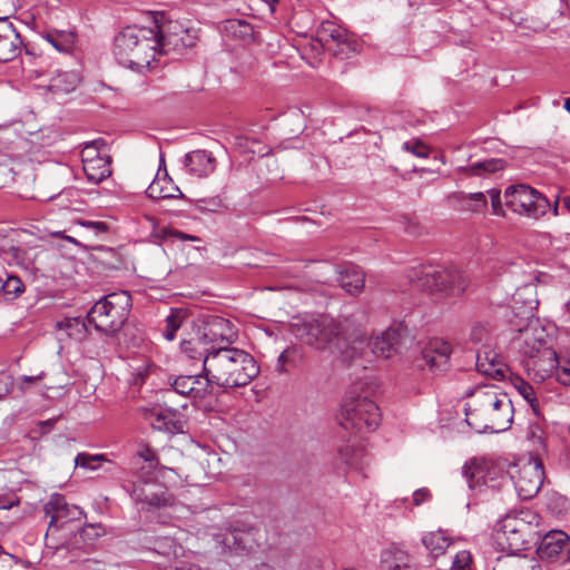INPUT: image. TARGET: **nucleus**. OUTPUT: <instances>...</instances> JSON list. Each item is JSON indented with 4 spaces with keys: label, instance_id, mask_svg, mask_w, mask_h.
I'll return each instance as SVG.
<instances>
[{
    "label": "nucleus",
    "instance_id": "13d9d810",
    "mask_svg": "<svg viewBox=\"0 0 570 570\" xmlns=\"http://www.w3.org/2000/svg\"><path fill=\"white\" fill-rule=\"evenodd\" d=\"M287 361V350H285L284 352L281 353V355L278 356V360H277V370L279 372H284L285 368H284V364L286 363Z\"/></svg>",
    "mask_w": 570,
    "mask_h": 570
},
{
    "label": "nucleus",
    "instance_id": "e2e57ef3",
    "mask_svg": "<svg viewBox=\"0 0 570 570\" xmlns=\"http://www.w3.org/2000/svg\"><path fill=\"white\" fill-rule=\"evenodd\" d=\"M73 181H75L76 184H73L72 189H73V190H75V189H77V190L81 189V187H80V179H79L78 177H73Z\"/></svg>",
    "mask_w": 570,
    "mask_h": 570
},
{
    "label": "nucleus",
    "instance_id": "f8f14e48",
    "mask_svg": "<svg viewBox=\"0 0 570 570\" xmlns=\"http://www.w3.org/2000/svg\"><path fill=\"white\" fill-rule=\"evenodd\" d=\"M463 474L470 489L479 490L482 488L498 490L501 488L505 475L503 469L495 462L487 459H473L463 468Z\"/></svg>",
    "mask_w": 570,
    "mask_h": 570
},
{
    "label": "nucleus",
    "instance_id": "4be33fe9",
    "mask_svg": "<svg viewBox=\"0 0 570 570\" xmlns=\"http://www.w3.org/2000/svg\"><path fill=\"white\" fill-rule=\"evenodd\" d=\"M107 230L108 226L105 222L73 215V233L79 237V239L73 237V245L88 242L87 246H90L94 240L98 239Z\"/></svg>",
    "mask_w": 570,
    "mask_h": 570
},
{
    "label": "nucleus",
    "instance_id": "3c124183",
    "mask_svg": "<svg viewBox=\"0 0 570 570\" xmlns=\"http://www.w3.org/2000/svg\"><path fill=\"white\" fill-rule=\"evenodd\" d=\"M490 199H491V206L492 212L497 216H504V210L502 208V202H501V193L498 189H490L488 191Z\"/></svg>",
    "mask_w": 570,
    "mask_h": 570
},
{
    "label": "nucleus",
    "instance_id": "c03bdc74",
    "mask_svg": "<svg viewBox=\"0 0 570 570\" xmlns=\"http://www.w3.org/2000/svg\"><path fill=\"white\" fill-rule=\"evenodd\" d=\"M197 344H200L197 338L196 340H184L180 344L181 346V351L190 358H199V360H203L204 361V357L206 356V354L208 352H210L212 350H209V347L207 346H203L200 350L197 348Z\"/></svg>",
    "mask_w": 570,
    "mask_h": 570
},
{
    "label": "nucleus",
    "instance_id": "09e8293b",
    "mask_svg": "<svg viewBox=\"0 0 570 570\" xmlns=\"http://www.w3.org/2000/svg\"><path fill=\"white\" fill-rule=\"evenodd\" d=\"M0 570H31L29 567L17 561L11 554L1 551Z\"/></svg>",
    "mask_w": 570,
    "mask_h": 570
},
{
    "label": "nucleus",
    "instance_id": "6ab92c4d",
    "mask_svg": "<svg viewBox=\"0 0 570 570\" xmlns=\"http://www.w3.org/2000/svg\"><path fill=\"white\" fill-rule=\"evenodd\" d=\"M452 347L449 342L443 340H432L422 350V360L424 365L432 372H443L450 365Z\"/></svg>",
    "mask_w": 570,
    "mask_h": 570
},
{
    "label": "nucleus",
    "instance_id": "f257e3e1",
    "mask_svg": "<svg viewBox=\"0 0 570 570\" xmlns=\"http://www.w3.org/2000/svg\"><path fill=\"white\" fill-rule=\"evenodd\" d=\"M191 45L188 31L178 22L161 26L158 36L151 29L127 27L115 38L114 56L120 66L141 71L150 66L157 48L168 53Z\"/></svg>",
    "mask_w": 570,
    "mask_h": 570
},
{
    "label": "nucleus",
    "instance_id": "4d7b16f0",
    "mask_svg": "<svg viewBox=\"0 0 570 570\" xmlns=\"http://www.w3.org/2000/svg\"><path fill=\"white\" fill-rule=\"evenodd\" d=\"M404 228L405 232L411 236H416L419 234V224L412 219H405Z\"/></svg>",
    "mask_w": 570,
    "mask_h": 570
},
{
    "label": "nucleus",
    "instance_id": "e433bc0d",
    "mask_svg": "<svg viewBox=\"0 0 570 570\" xmlns=\"http://www.w3.org/2000/svg\"><path fill=\"white\" fill-rule=\"evenodd\" d=\"M24 289V284L18 276L9 275L6 281L0 277V296L3 301L12 302L17 299Z\"/></svg>",
    "mask_w": 570,
    "mask_h": 570
},
{
    "label": "nucleus",
    "instance_id": "1a4fd4ad",
    "mask_svg": "<svg viewBox=\"0 0 570 570\" xmlns=\"http://www.w3.org/2000/svg\"><path fill=\"white\" fill-rule=\"evenodd\" d=\"M503 197L505 206L513 213L535 220L543 217L550 208L549 199L525 184L508 186Z\"/></svg>",
    "mask_w": 570,
    "mask_h": 570
},
{
    "label": "nucleus",
    "instance_id": "603ef678",
    "mask_svg": "<svg viewBox=\"0 0 570 570\" xmlns=\"http://www.w3.org/2000/svg\"><path fill=\"white\" fill-rule=\"evenodd\" d=\"M535 287L532 284H525L521 288H517L515 293L512 295V301L517 304L519 303L523 296H532L534 294Z\"/></svg>",
    "mask_w": 570,
    "mask_h": 570
},
{
    "label": "nucleus",
    "instance_id": "0eeeda50",
    "mask_svg": "<svg viewBox=\"0 0 570 570\" xmlns=\"http://www.w3.org/2000/svg\"><path fill=\"white\" fill-rule=\"evenodd\" d=\"M355 384L345 396L337 416L338 423L346 430L360 432L374 431L380 423V409L366 394H358Z\"/></svg>",
    "mask_w": 570,
    "mask_h": 570
},
{
    "label": "nucleus",
    "instance_id": "9d476101",
    "mask_svg": "<svg viewBox=\"0 0 570 570\" xmlns=\"http://www.w3.org/2000/svg\"><path fill=\"white\" fill-rule=\"evenodd\" d=\"M196 336L199 343L213 350L229 346L237 338V332L230 321L218 315H206L199 320Z\"/></svg>",
    "mask_w": 570,
    "mask_h": 570
},
{
    "label": "nucleus",
    "instance_id": "4468645a",
    "mask_svg": "<svg viewBox=\"0 0 570 570\" xmlns=\"http://www.w3.org/2000/svg\"><path fill=\"white\" fill-rule=\"evenodd\" d=\"M12 7V0H0V62L13 60L21 51L20 35L8 19Z\"/></svg>",
    "mask_w": 570,
    "mask_h": 570
},
{
    "label": "nucleus",
    "instance_id": "2eb2a0df",
    "mask_svg": "<svg viewBox=\"0 0 570 570\" xmlns=\"http://www.w3.org/2000/svg\"><path fill=\"white\" fill-rule=\"evenodd\" d=\"M544 472L539 460H531L523 464L515 476L514 488L522 500H530L538 494L543 483Z\"/></svg>",
    "mask_w": 570,
    "mask_h": 570
},
{
    "label": "nucleus",
    "instance_id": "5fc2aeb1",
    "mask_svg": "<svg viewBox=\"0 0 570 570\" xmlns=\"http://www.w3.org/2000/svg\"><path fill=\"white\" fill-rule=\"evenodd\" d=\"M10 386V376L6 373H0V399L9 393Z\"/></svg>",
    "mask_w": 570,
    "mask_h": 570
},
{
    "label": "nucleus",
    "instance_id": "774afa93",
    "mask_svg": "<svg viewBox=\"0 0 570 570\" xmlns=\"http://www.w3.org/2000/svg\"><path fill=\"white\" fill-rule=\"evenodd\" d=\"M567 562H569V563H570V549H569V551L567 552Z\"/></svg>",
    "mask_w": 570,
    "mask_h": 570
},
{
    "label": "nucleus",
    "instance_id": "a19ab883",
    "mask_svg": "<svg viewBox=\"0 0 570 570\" xmlns=\"http://www.w3.org/2000/svg\"><path fill=\"white\" fill-rule=\"evenodd\" d=\"M535 416H537L535 421L530 422L527 428V439L533 444V446L543 448V441H544L543 424L539 419V414Z\"/></svg>",
    "mask_w": 570,
    "mask_h": 570
},
{
    "label": "nucleus",
    "instance_id": "39448f33",
    "mask_svg": "<svg viewBox=\"0 0 570 570\" xmlns=\"http://www.w3.org/2000/svg\"><path fill=\"white\" fill-rule=\"evenodd\" d=\"M409 282L421 291L442 295H459L468 286V279L456 267L415 266L407 273Z\"/></svg>",
    "mask_w": 570,
    "mask_h": 570
},
{
    "label": "nucleus",
    "instance_id": "58836bf2",
    "mask_svg": "<svg viewBox=\"0 0 570 570\" xmlns=\"http://www.w3.org/2000/svg\"><path fill=\"white\" fill-rule=\"evenodd\" d=\"M513 384H514V387L520 393V395L530 404V406L533 411V414L538 415L539 404H538V399H537V395H535V392H534V389L532 387V385H530L528 382H525L521 377H515Z\"/></svg>",
    "mask_w": 570,
    "mask_h": 570
},
{
    "label": "nucleus",
    "instance_id": "6e6d98bb",
    "mask_svg": "<svg viewBox=\"0 0 570 570\" xmlns=\"http://www.w3.org/2000/svg\"><path fill=\"white\" fill-rule=\"evenodd\" d=\"M73 338L80 340V335L86 331V324L80 320V317H73Z\"/></svg>",
    "mask_w": 570,
    "mask_h": 570
},
{
    "label": "nucleus",
    "instance_id": "72a5a7b5",
    "mask_svg": "<svg viewBox=\"0 0 570 570\" xmlns=\"http://www.w3.org/2000/svg\"><path fill=\"white\" fill-rule=\"evenodd\" d=\"M188 318V311L185 308H171L170 313L165 318V326L163 328V336L167 341H174L177 331Z\"/></svg>",
    "mask_w": 570,
    "mask_h": 570
},
{
    "label": "nucleus",
    "instance_id": "bb28decb",
    "mask_svg": "<svg viewBox=\"0 0 570 570\" xmlns=\"http://www.w3.org/2000/svg\"><path fill=\"white\" fill-rule=\"evenodd\" d=\"M410 554L403 548L392 544L381 553V566L383 570H409Z\"/></svg>",
    "mask_w": 570,
    "mask_h": 570
},
{
    "label": "nucleus",
    "instance_id": "79ce46f5",
    "mask_svg": "<svg viewBox=\"0 0 570 570\" xmlns=\"http://www.w3.org/2000/svg\"><path fill=\"white\" fill-rule=\"evenodd\" d=\"M556 379L560 384L570 386V352L559 355Z\"/></svg>",
    "mask_w": 570,
    "mask_h": 570
},
{
    "label": "nucleus",
    "instance_id": "f704fd0d",
    "mask_svg": "<svg viewBox=\"0 0 570 570\" xmlns=\"http://www.w3.org/2000/svg\"><path fill=\"white\" fill-rule=\"evenodd\" d=\"M107 458L104 454H89L86 452L78 453L73 459V471H78L77 475L97 471Z\"/></svg>",
    "mask_w": 570,
    "mask_h": 570
},
{
    "label": "nucleus",
    "instance_id": "f3484780",
    "mask_svg": "<svg viewBox=\"0 0 570 570\" xmlns=\"http://www.w3.org/2000/svg\"><path fill=\"white\" fill-rule=\"evenodd\" d=\"M537 304L538 301L533 297H528L524 301L522 313L524 314V318L528 321V323L524 327H520L518 330V335L513 337V344L525 357L527 351L531 350V345H533V338L527 337L529 331L535 333V337L541 340L542 348L547 346V342L544 340V330L539 326L537 320H533V311L537 307Z\"/></svg>",
    "mask_w": 570,
    "mask_h": 570
},
{
    "label": "nucleus",
    "instance_id": "7c9ffc66",
    "mask_svg": "<svg viewBox=\"0 0 570 570\" xmlns=\"http://www.w3.org/2000/svg\"><path fill=\"white\" fill-rule=\"evenodd\" d=\"M110 164V157L96 159L91 163L82 164V171L89 183L98 185L111 175Z\"/></svg>",
    "mask_w": 570,
    "mask_h": 570
},
{
    "label": "nucleus",
    "instance_id": "473e14b6",
    "mask_svg": "<svg viewBox=\"0 0 570 570\" xmlns=\"http://www.w3.org/2000/svg\"><path fill=\"white\" fill-rule=\"evenodd\" d=\"M423 546L434 557L441 556L451 544L450 537L442 530L431 531L422 537Z\"/></svg>",
    "mask_w": 570,
    "mask_h": 570
},
{
    "label": "nucleus",
    "instance_id": "338daca9",
    "mask_svg": "<svg viewBox=\"0 0 570 570\" xmlns=\"http://www.w3.org/2000/svg\"><path fill=\"white\" fill-rule=\"evenodd\" d=\"M39 379H41V375H40V376H26V377H24V381H27V382H33V381H37V380H39Z\"/></svg>",
    "mask_w": 570,
    "mask_h": 570
},
{
    "label": "nucleus",
    "instance_id": "37998d69",
    "mask_svg": "<svg viewBox=\"0 0 570 570\" xmlns=\"http://www.w3.org/2000/svg\"><path fill=\"white\" fill-rule=\"evenodd\" d=\"M49 89L53 95L69 94L71 90V81L67 72H59L50 80Z\"/></svg>",
    "mask_w": 570,
    "mask_h": 570
},
{
    "label": "nucleus",
    "instance_id": "aec40b11",
    "mask_svg": "<svg viewBox=\"0 0 570 570\" xmlns=\"http://www.w3.org/2000/svg\"><path fill=\"white\" fill-rule=\"evenodd\" d=\"M402 336L403 328L401 326L389 327L371 338L370 346L372 353L377 357H391L397 352Z\"/></svg>",
    "mask_w": 570,
    "mask_h": 570
},
{
    "label": "nucleus",
    "instance_id": "ea45409f",
    "mask_svg": "<svg viewBox=\"0 0 570 570\" xmlns=\"http://www.w3.org/2000/svg\"><path fill=\"white\" fill-rule=\"evenodd\" d=\"M460 199H464L466 202L465 208L471 212L481 213L487 208V198L485 195L481 191L471 193V194H459Z\"/></svg>",
    "mask_w": 570,
    "mask_h": 570
},
{
    "label": "nucleus",
    "instance_id": "7ed1b4c3",
    "mask_svg": "<svg viewBox=\"0 0 570 570\" xmlns=\"http://www.w3.org/2000/svg\"><path fill=\"white\" fill-rule=\"evenodd\" d=\"M204 373L212 385L239 387L249 384L258 375L259 367L244 350L219 346L204 357Z\"/></svg>",
    "mask_w": 570,
    "mask_h": 570
},
{
    "label": "nucleus",
    "instance_id": "864d4df0",
    "mask_svg": "<svg viewBox=\"0 0 570 570\" xmlns=\"http://www.w3.org/2000/svg\"><path fill=\"white\" fill-rule=\"evenodd\" d=\"M431 498V493L428 489H419L413 493V503L415 505H421L422 503L429 501Z\"/></svg>",
    "mask_w": 570,
    "mask_h": 570
},
{
    "label": "nucleus",
    "instance_id": "a18cd8bd",
    "mask_svg": "<svg viewBox=\"0 0 570 570\" xmlns=\"http://www.w3.org/2000/svg\"><path fill=\"white\" fill-rule=\"evenodd\" d=\"M101 535V528L96 524H89L79 531L78 538L85 542L83 549L92 546V542Z\"/></svg>",
    "mask_w": 570,
    "mask_h": 570
},
{
    "label": "nucleus",
    "instance_id": "bf43d9fd",
    "mask_svg": "<svg viewBox=\"0 0 570 570\" xmlns=\"http://www.w3.org/2000/svg\"><path fill=\"white\" fill-rule=\"evenodd\" d=\"M70 326H71V321L69 318H66V320L57 323V327L59 330L69 328Z\"/></svg>",
    "mask_w": 570,
    "mask_h": 570
},
{
    "label": "nucleus",
    "instance_id": "69168bd1",
    "mask_svg": "<svg viewBox=\"0 0 570 570\" xmlns=\"http://www.w3.org/2000/svg\"><path fill=\"white\" fill-rule=\"evenodd\" d=\"M563 107L570 114V97L564 100Z\"/></svg>",
    "mask_w": 570,
    "mask_h": 570
},
{
    "label": "nucleus",
    "instance_id": "c9c22d12",
    "mask_svg": "<svg viewBox=\"0 0 570 570\" xmlns=\"http://www.w3.org/2000/svg\"><path fill=\"white\" fill-rule=\"evenodd\" d=\"M43 38L60 53L68 55L71 51V31L50 29Z\"/></svg>",
    "mask_w": 570,
    "mask_h": 570
},
{
    "label": "nucleus",
    "instance_id": "dca6fc26",
    "mask_svg": "<svg viewBox=\"0 0 570 570\" xmlns=\"http://www.w3.org/2000/svg\"><path fill=\"white\" fill-rule=\"evenodd\" d=\"M525 523L515 517H505L497 531V542L502 550L515 553L524 548L527 540L524 538Z\"/></svg>",
    "mask_w": 570,
    "mask_h": 570
},
{
    "label": "nucleus",
    "instance_id": "393cba45",
    "mask_svg": "<svg viewBox=\"0 0 570 570\" xmlns=\"http://www.w3.org/2000/svg\"><path fill=\"white\" fill-rule=\"evenodd\" d=\"M337 282L346 293L356 295L364 288L365 275L358 266L345 264L337 271Z\"/></svg>",
    "mask_w": 570,
    "mask_h": 570
},
{
    "label": "nucleus",
    "instance_id": "423d86ee",
    "mask_svg": "<svg viewBox=\"0 0 570 570\" xmlns=\"http://www.w3.org/2000/svg\"><path fill=\"white\" fill-rule=\"evenodd\" d=\"M130 308V294L125 291L114 292L96 302L87 312V318L96 330L112 335L124 326Z\"/></svg>",
    "mask_w": 570,
    "mask_h": 570
},
{
    "label": "nucleus",
    "instance_id": "a878e982",
    "mask_svg": "<svg viewBox=\"0 0 570 570\" xmlns=\"http://www.w3.org/2000/svg\"><path fill=\"white\" fill-rule=\"evenodd\" d=\"M147 195L154 199H166L183 197L178 186L174 184L171 178L165 171L163 176L157 174L156 178L150 183L146 189Z\"/></svg>",
    "mask_w": 570,
    "mask_h": 570
},
{
    "label": "nucleus",
    "instance_id": "a211bd4d",
    "mask_svg": "<svg viewBox=\"0 0 570 570\" xmlns=\"http://www.w3.org/2000/svg\"><path fill=\"white\" fill-rule=\"evenodd\" d=\"M173 392L195 400H202L212 393V383L206 374L205 377L200 375H183L173 381L171 390H168L166 395L169 396Z\"/></svg>",
    "mask_w": 570,
    "mask_h": 570
},
{
    "label": "nucleus",
    "instance_id": "de8ad7c7",
    "mask_svg": "<svg viewBox=\"0 0 570 570\" xmlns=\"http://www.w3.org/2000/svg\"><path fill=\"white\" fill-rule=\"evenodd\" d=\"M137 456L148 463L150 469L158 466L157 453L148 444L138 445Z\"/></svg>",
    "mask_w": 570,
    "mask_h": 570
},
{
    "label": "nucleus",
    "instance_id": "c756f323",
    "mask_svg": "<svg viewBox=\"0 0 570 570\" xmlns=\"http://www.w3.org/2000/svg\"><path fill=\"white\" fill-rule=\"evenodd\" d=\"M569 535L560 530L547 533L540 544L539 551L542 556L552 558L558 556L569 542Z\"/></svg>",
    "mask_w": 570,
    "mask_h": 570
},
{
    "label": "nucleus",
    "instance_id": "20e7f679",
    "mask_svg": "<svg viewBox=\"0 0 570 570\" xmlns=\"http://www.w3.org/2000/svg\"><path fill=\"white\" fill-rule=\"evenodd\" d=\"M292 334L302 343L315 348H341L342 324L326 315L295 316L289 323Z\"/></svg>",
    "mask_w": 570,
    "mask_h": 570
},
{
    "label": "nucleus",
    "instance_id": "0e129e2a",
    "mask_svg": "<svg viewBox=\"0 0 570 570\" xmlns=\"http://www.w3.org/2000/svg\"><path fill=\"white\" fill-rule=\"evenodd\" d=\"M563 205L570 212V196L563 198Z\"/></svg>",
    "mask_w": 570,
    "mask_h": 570
},
{
    "label": "nucleus",
    "instance_id": "49530a36",
    "mask_svg": "<svg viewBox=\"0 0 570 570\" xmlns=\"http://www.w3.org/2000/svg\"><path fill=\"white\" fill-rule=\"evenodd\" d=\"M451 570H473L471 552L468 550L459 551L452 561Z\"/></svg>",
    "mask_w": 570,
    "mask_h": 570
},
{
    "label": "nucleus",
    "instance_id": "ddd939ff",
    "mask_svg": "<svg viewBox=\"0 0 570 570\" xmlns=\"http://www.w3.org/2000/svg\"><path fill=\"white\" fill-rule=\"evenodd\" d=\"M318 38L328 50L341 59L350 58L358 50L355 36L333 21H325L321 24Z\"/></svg>",
    "mask_w": 570,
    "mask_h": 570
},
{
    "label": "nucleus",
    "instance_id": "c85d7f7f",
    "mask_svg": "<svg viewBox=\"0 0 570 570\" xmlns=\"http://www.w3.org/2000/svg\"><path fill=\"white\" fill-rule=\"evenodd\" d=\"M145 420L154 430L174 433L178 431V422L175 420V413L168 410L154 407L145 412Z\"/></svg>",
    "mask_w": 570,
    "mask_h": 570
},
{
    "label": "nucleus",
    "instance_id": "5701e85b",
    "mask_svg": "<svg viewBox=\"0 0 570 570\" xmlns=\"http://www.w3.org/2000/svg\"><path fill=\"white\" fill-rule=\"evenodd\" d=\"M184 165L187 171L198 178L207 177L216 168V159L206 150H194L185 155Z\"/></svg>",
    "mask_w": 570,
    "mask_h": 570
},
{
    "label": "nucleus",
    "instance_id": "f03ea898",
    "mask_svg": "<svg viewBox=\"0 0 570 570\" xmlns=\"http://www.w3.org/2000/svg\"><path fill=\"white\" fill-rule=\"evenodd\" d=\"M512 401L495 385L476 387L465 407V421L476 432L499 433L513 422Z\"/></svg>",
    "mask_w": 570,
    "mask_h": 570
},
{
    "label": "nucleus",
    "instance_id": "4c0bfd02",
    "mask_svg": "<svg viewBox=\"0 0 570 570\" xmlns=\"http://www.w3.org/2000/svg\"><path fill=\"white\" fill-rule=\"evenodd\" d=\"M80 146H82V149H81V163L82 164L91 163L96 159H102V158L109 157L108 155L102 154L100 151V147L105 146V142L101 139L82 142V144H80Z\"/></svg>",
    "mask_w": 570,
    "mask_h": 570
},
{
    "label": "nucleus",
    "instance_id": "8fccbe9b",
    "mask_svg": "<svg viewBox=\"0 0 570 570\" xmlns=\"http://www.w3.org/2000/svg\"><path fill=\"white\" fill-rule=\"evenodd\" d=\"M403 149L412 153L419 158H426L429 157V148L421 142L420 140H413V141H405L403 144Z\"/></svg>",
    "mask_w": 570,
    "mask_h": 570
},
{
    "label": "nucleus",
    "instance_id": "9b49d317",
    "mask_svg": "<svg viewBox=\"0 0 570 570\" xmlns=\"http://www.w3.org/2000/svg\"><path fill=\"white\" fill-rule=\"evenodd\" d=\"M527 337L533 338V345H531V350L527 351L524 361L528 375L537 382H543L552 375L556 376L559 355L548 346L542 348L541 340L535 337V333L529 331Z\"/></svg>",
    "mask_w": 570,
    "mask_h": 570
},
{
    "label": "nucleus",
    "instance_id": "680f3d73",
    "mask_svg": "<svg viewBox=\"0 0 570 570\" xmlns=\"http://www.w3.org/2000/svg\"><path fill=\"white\" fill-rule=\"evenodd\" d=\"M549 209L552 210V214L554 216H558L559 215V200L557 199L552 206L550 205Z\"/></svg>",
    "mask_w": 570,
    "mask_h": 570
},
{
    "label": "nucleus",
    "instance_id": "2f4dec72",
    "mask_svg": "<svg viewBox=\"0 0 570 570\" xmlns=\"http://www.w3.org/2000/svg\"><path fill=\"white\" fill-rule=\"evenodd\" d=\"M222 30L226 36L244 42L250 41L254 36L253 26L244 19L225 20L223 22Z\"/></svg>",
    "mask_w": 570,
    "mask_h": 570
},
{
    "label": "nucleus",
    "instance_id": "6e6552de",
    "mask_svg": "<svg viewBox=\"0 0 570 570\" xmlns=\"http://www.w3.org/2000/svg\"><path fill=\"white\" fill-rule=\"evenodd\" d=\"M491 331L489 322L476 321L471 325L469 341L474 345H482L475 356V367L479 373L492 380L504 381L510 370L501 355L491 348Z\"/></svg>",
    "mask_w": 570,
    "mask_h": 570
},
{
    "label": "nucleus",
    "instance_id": "052dcab7",
    "mask_svg": "<svg viewBox=\"0 0 570 570\" xmlns=\"http://www.w3.org/2000/svg\"><path fill=\"white\" fill-rule=\"evenodd\" d=\"M175 235L179 238V239H190V240H195L196 237L194 236H189L187 234H184L181 232H176Z\"/></svg>",
    "mask_w": 570,
    "mask_h": 570
},
{
    "label": "nucleus",
    "instance_id": "b1692460",
    "mask_svg": "<svg viewBox=\"0 0 570 570\" xmlns=\"http://www.w3.org/2000/svg\"><path fill=\"white\" fill-rule=\"evenodd\" d=\"M134 499L142 510L160 509L170 504V497L163 489L155 490L151 485L136 488Z\"/></svg>",
    "mask_w": 570,
    "mask_h": 570
},
{
    "label": "nucleus",
    "instance_id": "cd10ccee",
    "mask_svg": "<svg viewBox=\"0 0 570 570\" xmlns=\"http://www.w3.org/2000/svg\"><path fill=\"white\" fill-rule=\"evenodd\" d=\"M505 161L498 158H489L482 161L473 163L469 166H462L456 169L458 176L461 179L469 178L472 176L483 177L488 174L497 173L503 169Z\"/></svg>",
    "mask_w": 570,
    "mask_h": 570
},
{
    "label": "nucleus",
    "instance_id": "412c9836",
    "mask_svg": "<svg viewBox=\"0 0 570 570\" xmlns=\"http://www.w3.org/2000/svg\"><path fill=\"white\" fill-rule=\"evenodd\" d=\"M46 515L50 518L47 534H55L69 524V505L63 495L55 493L45 505Z\"/></svg>",
    "mask_w": 570,
    "mask_h": 570
}]
</instances>
